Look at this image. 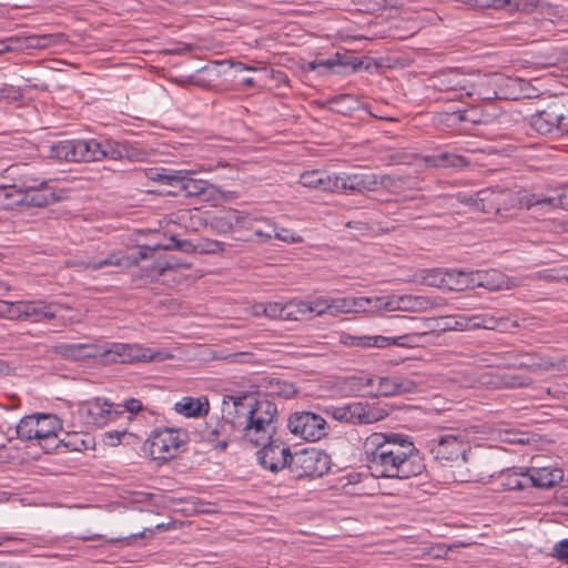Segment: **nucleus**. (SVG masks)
Here are the masks:
<instances>
[{
    "mask_svg": "<svg viewBox=\"0 0 568 568\" xmlns=\"http://www.w3.org/2000/svg\"><path fill=\"white\" fill-rule=\"evenodd\" d=\"M367 467L375 477L406 479L419 475L425 465L410 437L398 433H373L363 443Z\"/></svg>",
    "mask_w": 568,
    "mask_h": 568,
    "instance_id": "nucleus-1",
    "label": "nucleus"
},
{
    "mask_svg": "<svg viewBox=\"0 0 568 568\" xmlns=\"http://www.w3.org/2000/svg\"><path fill=\"white\" fill-rule=\"evenodd\" d=\"M524 193L528 192L523 191L514 194L510 190L496 186L479 190L474 194L458 193L456 197L459 203L469 205L475 211L486 214H499L501 211H508L516 204L526 207L519 202V196Z\"/></svg>",
    "mask_w": 568,
    "mask_h": 568,
    "instance_id": "nucleus-2",
    "label": "nucleus"
},
{
    "mask_svg": "<svg viewBox=\"0 0 568 568\" xmlns=\"http://www.w3.org/2000/svg\"><path fill=\"white\" fill-rule=\"evenodd\" d=\"M60 428L61 424L57 416L34 414L20 419L16 427V434L23 440L38 439L45 450H50L58 447L57 432Z\"/></svg>",
    "mask_w": 568,
    "mask_h": 568,
    "instance_id": "nucleus-3",
    "label": "nucleus"
},
{
    "mask_svg": "<svg viewBox=\"0 0 568 568\" xmlns=\"http://www.w3.org/2000/svg\"><path fill=\"white\" fill-rule=\"evenodd\" d=\"M250 428L245 433V439L258 446L270 440L275 433L277 406L267 398H261L250 403Z\"/></svg>",
    "mask_w": 568,
    "mask_h": 568,
    "instance_id": "nucleus-4",
    "label": "nucleus"
},
{
    "mask_svg": "<svg viewBox=\"0 0 568 568\" xmlns=\"http://www.w3.org/2000/svg\"><path fill=\"white\" fill-rule=\"evenodd\" d=\"M154 179L168 185L179 187L184 193V196L199 197L205 202L216 201L222 195V192L216 186L205 180L195 179L193 173L189 171H168L163 169L162 173H158Z\"/></svg>",
    "mask_w": 568,
    "mask_h": 568,
    "instance_id": "nucleus-5",
    "label": "nucleus"
},
{
    "mask_svg": "<svg viewBox=\"0 0 568 568\" xmlns=\"http://www.w3.org/2000/svg\"><path fill=\"white\" fill-rule=\"evenodd\" d=\"M170 241L173 244L155 245L154 247L144 246L139 250L135 255L124 256L120 251L110 252L104 258H88L82 262V265L87 270L98 271L108 266H131L138 264L141 260L150 257L151 253L158 248L171 250L176 248L183 252L194 251V245L186 240H178L175 236H171Z\"/></svg>",
    "mask_w": 568,
    "mask_h": 568,
    "instance_id": "nucleus-6",
    "label": "nucleus"
},
{
    "mask_svg": "<svg viewBox=\"0 0 568 568\" xmlns=\"http://www.w3.org/2000/svg\"><path fill=\"white\" fill-rule=\"evenodd\" d=\"M325 414L339 423L351 425H368L383 420L388 416V410L363 402H352L343 405H328Z\"/></svg>",
    "mask_w": 568,
    "mask_h": 568,
    "instance_id": "nucleus-7",
    "label": "nucleus"
},
{
    "mask_svg": "<svg viewBox=\"0 0 568 568\" xmlns=\"http://www.w3.org/2000/svg\"><path fill=\"white\" fill-rule=\"evenodd\" d=\"M99 356L105 363H136V362H162L169 358V354L163 351H155L143 347L139 344L113 343L108 348L101 351Z\"/></svg>",
    "mask_w": 568,
    "mask_h": 568,
    "instance_id": "nucleus-8",
    "label": "nucleus"
},
{
    "mask_svg": "<svg viewBox=\"0 0 568 568\" xmlns=\"http://www.w3.org/2000/svg\"><path fill=\"white\" fill-rule=\"evenodd\" d=\"M187 435L178 428H159L152 432L144 443V450L154 460H168L178 454Z\"/></svg>",
    "mask_w": 568,
    "mask_h": 568,
    "instance_id": "nucleus-9",
    "label": "nucleus"
},
{
    "mask_svg": "<svg viewBox=\"0 0 568 568\" xmlns=\"http://www.w3.org/2000/svg\"><path fill=\"white\" fill-rule=\"evenodd\" d=\"M446 305L444 298L426 295H389L375 297V307L394 312H427Z\"/></svg>",
    "mask_w": 568,
    "mask_h": 568,
    "instance_id": "nucleus-10",
    "label": "nucleus"
},
{
    "mask_svg": "<svg viewBox=\"0 0 568 568\" xmlns=\"http://www.w3.org/2000/svg\"><path fill=\"white\" fill-rule=\"evenodd\" d=\"M427 448L437 460L454 462L459 457L465 463L469 460L467 448L468 442L465 435L458 430H452L445 434H439L436 437L427 440Z\"/></svg>",
    "mask_w": 568,
    "mask_h": 568,
    "instance_id": "nucleus-11",
    "label": "nucleus"
},
{
    "mask_svg": "<svg viewBox=\"0 0 568 568\" xmlns=\"http://www.w3.org/2000/svg\"><path fill=\"white\" fill-rule=\"evenodd\" d=\"M296 478H316L325 475L329 466V457L317 449H302L291 457L288 464Z\"/></svg>",
    "mask_w": 568,
    "mask_h": 568,
    "instance_id": "nucleus-12",
    "label": "nucleus"
},
{
    "mask_svg": "<svg viewBox=\"0 0 568 568\" xmlns=\"http://www.w3.org/2000/svg\"><path fill=\"white\" fill-rule=\"evenodd\" d=\"M529 125L539 134H568V111L552 103L530 115Z\"/></svg>",
    "mask_w": 568,
    "mask_h": 568,
    "instance_id": "nucleus-13",
    "label": "nucleus"
},
{
    "mask_svg": "<svg viewBox=\"0 0 568 568\" xmlns=\"http://www.w3.org/2000/svg\"><path fill=\"white\" fill-rule=\"evenodd\" d=\"M290 432L307 442H317L326 435V420L311 412H295L287 420Z\"/></svg>",
    "mask_w": 568,
    "mask_h": 568,
    "instance_id": "nucleus-14",
    "label": "nucleus"
},
{
    "mask_svg": "<svg viewBox=\"0 0 568 568\" xmlns=\"http://www.w3.org/2000/svg\"><path fill=\"white\" fill-rule=\"evenodd\" d=\"M250 403L247 396H226L222 402V419L230 426L233 432H240L245 438V433L250 428Z\"/></svg>",
    "mask_w": 568,
    "mask_h": 568,
    "instance_id": "nucleus-15",
    "label": "nucleus"
},
{
    "mask_svg": "<svg viewBox=\"0 0 568 568\" xmlns=\"http://www.w3.org/2000/svg\"><path fill=\"white\" fill-rule=\"evenodd\" d=\"M120 408V404L94 398L83 403L79 408V413L87 425L103 427L123 414V410Z\"/></svg>",
    "mask_w": 568,
    "mask_h": 568,
    "instance_id": "nucleus-16",
    "label": "nucleus"
},
{
    "mask_svg": "<svg viewBox=\"0 0 568 568\" xmlns=\"http://www.w3.org/2000/svg\"><path fill=\"white\" fill-rule=\"evenodd\" d=\"M82 162H95L104 159L122 160L128 156L126 146L113 140H80Z\"/></svg>",
    "mask_w": 568,
    "mask_h": 568,
    "instance_id": "nucleus-17",
    "label": "nucleus"
},
{
    "mask_svg": "<svg viewBox=\"0 0 568 568\" xmlns=\"http://www.w3.org/2000/svg\"><path fill=\"white\" fill-rule=\"evenodd\" d=\"M493 275L486 271H464L448 268L447 288L452 291H464L473 287H485L488 290L500 288L493 280Z\"/></svg>",
    "mask_w": 568,
    "mask_h": 568,
    "instance_id": "nucleus-18",
    "label": "nucleus"
},
{
    "mask_svg": "<svg viewBox=\"0 0 568 568\" xmlns=\"http://www.w3.org/2000/svg\"><path fill=\"white\" fill-rule=\"evenodd\" d=\"M408 325L405 326L407 333L399 335L403 347L413 348L424 345V339L432 333L438 331V321L435 317H407L403 316Z\"/></svg>",
    "mask_w": 568,
    "mask_h": 568,
    "instance_id": "nucleus-19",
    "label": "nucleus"
},
{
    "mask_svg": "<svg viewBox=\"0 0 568 568\" xmlns=\"http://www.w3.org/2000/svg\"><path fill=\"white\" fill-rule=\"evenodd\" d=\"M19 321H30L32 323H40L47 320L57 318L62 310H69L59 303H47L42 300L36 301H20L19 304Z\"/></svg>",
    "mask_w": 568,
    "mask_h": 568,
    "instance_id": "nucleus-20",
    "label": "nucleus"
},
{
    "mask_svg": "<svg viewBox=\"0 0 568 568\" xmlns=\"http://www.w3.org/2000/svg\"><path fill=\"white\" fill-rule=\"evenodd\" d=\"M258 446L263 447L257 452V458L265 469L276 473L291 463L292 454L290 453L288 447H285L282 442L272 440L271 438Z\"/></svg>",
    "mask_w": 568,
    "mask_h": 568,
    "instance_id": "nucleus-21",
    "label": "nucleus"
},
{
    "mask_svg": "<svg viewBox=\"0 0 568 568\" xmlns=\"http://www.w3.org/2000/svg\"><path fill=\"white\" fill-rule=\"evenodd\" d=\"M434 87L438 91L454 92L460 99L466 97L467 90L471 89V74L460 69L443 70L434 78Z\"/></svg>",
    "mask_w": 568,
    "mask_h": 568,
    "instance_id": "nucleus-22",
    "label": "nucleus"
},
{
    "mask_svg": "<svg viewBox=\"0 0 568 568\" xmlns=\"http://www.w3.org/2000/svg\"><path fill=\"white\" fill-rule=\"evenodd\" d=\"M498 116L497 109L493 103H486L484 106H471L466 110H458L450 114L454 123L468 122L471 124H490Z\"/></svg>",
    "mask_w": 568,
    "mask_h": 568,
    "instance_id": "nucleus-23",
    "label": "nucleus"
},
{
    "mask_svg": "<svg viewBox=\"0 0 568 568\" xmlns=\"http://www.w3.org/2000/svg\"><path fill=\"white\" fill-rule=\"evenodd\" d=\"M233 433L222 418H211L200 434L202 440L211 444L215 449L224 450Z\"/></svg>",
    "mask_w": 568,
    "mask_h": 568,
    "instance_id": "nucleus-24",
    "label": "nucleus"
},
{
    "mask_svg": "<svg viewBox=\"0 0 568 568\" xmlns=\"http://www.w3.org/2000/svg\"><path fill=\"white\" fill-rule=\"evenodd\" d=\"M300 183L305 187L323 192H335L339 190V176L321 170L303 172L300 175Z\"/></svg>",
    "mask_w": 568,
    "mask_h": 568,
    "instance_id": "nucleus-25",
    "label": "nucleus"
},
{
    "mask_svg": "<svg viewBox=\"0 0 568 568\" xmlns=\"http://www.w3.org/2000/svg\"><path fill=\"white\" fill-rule=\"evenodd\" d=\"M473 327L484 329H497L499 332H508L520 326L516 320H510L504 312L483 313L474 315Z\"/></svg>",
    "mask_w": 568,
    "mask_h": 568,
    "instance_id": "nucleus-26",
    "label": "nucleus"
},
{
    "mask_svg": "<svg viewBox=\"0 0 568 568\" xmlns=\"http://www.w3.org/2000/svg\"><path fill=\"white\" fill-rule=\"evenodd\" d=\"M417 389V384L407 377L402 376H385L378 377L377 394L381 396L389 397L402 394L414 393Z\"/></svg>",
    "mask_w": 568,
    "mask_h": 568,
    "instance_id": "nucleus-27",
    "label": "nucleus"
},
{
    "mask_svg": "<svg viewBox=\"0 0 568 568\" xmlns=\"http://www.w3.org/2000/svg\"><path fill=\"white\" fill-rule=\"evenodd\" d=\"M529 487L551 488L564 479V473L560 468L551 467H531L527 469Z\"/></svg>",
    "mask_w": 568,
    "mask_h": 568,
    "instance_id": "nucleus-28",
    "label": "nucleus"
},
{
    "mask_svg": "<svg viewBox=\"0 0 568 568\" xmlns=\"http://www.w3.org/2000/svg\"><path fill=\"white\" fill-rule=\"evenodd\" d=\"M173 409L184 417L196 418L209 414L210 403L205 396H184L174 404Z\"/></svg>",
    "mask_w": 568,
    "mask_h": 568,
    "instance_id": "nucleus-29",
    "label": "nucleus"
},
{
    "mask_svg": "<svg viewBox=\"0 0 568 568\" xmlns=\"http://www.w3.org/2000/svg\"><path fill=\"white\" fill-rule=\"evenodd\" d=\"M376 174L353 173L339 178V190L363 193L376 191Z\"/></svg>",
    "mask_w": 568,
    "mask_h": 568,
    "instance_id": "nucleus-30",
    "label": "nucleus"
},
{
    "mask_svg": "<svg viewBox=\"0 0 568 568\" xmlns=\"http://www.w3.org/2000/svg\"><path fill=\"white\" fill-rule=\"evenodd\" d=\"M519 202L529 209L535 205H547L549 207H561L568 210V189L561 191L555 196H541L535 193H524L519 196Z\"/></svg>",
    "mask_w": 568,
    "mask_h": 568,
    "instance_id": "nucleus-31",
    "label": "nucleus"
},
{
    "mask_svg": "<svg viewBox=\"0 0 568 568\" xmlns=\"http://www.w3.org/2000/svg\"><path fill=\"white\" fill-rule=\"evenodd\" d=\"M247 220L246 215H243L240 211L229 209L222 214L211 219L210 227L219 234H227L232 231L234 225L245 224Z\"/></svg>",
    "mask_w": 568,
    "mask_h": 568,
    "instance_id": "nucleus-32",
    "label": "nucleus"
},
{
    "mask_svg": "<svg viewBox=\"0 0 568 568\" xmlns=\"http://www.w3.org/2000/svg\"><path fill=\"white\" fill-rule=\"evenodd\" d=\"M266 396L292 398L296 395L297 388L288 381L278 377H265L261 383Z\"/></svg>",
    "mask_w": 568,
    "mask_h": 568,
    "instance_id": "nucleus-33",
    "label": "nucleus"
},
{
    "mask_svg": "<svg viewBox=\"0 0 568 568\" xmlns=\"http://www.w3.org/2000/svg\"><path fill=\"white\" fill-rule=\"evenodd\" d=\"M22 205L33 207H44L58 200L48 184L32 191L22 192Z\"/></svg>",
    "mask_w": 568,
    "mask_h": 568,
    "instance_id": "nucleus-34",
    "label": "nucleus"
},
{
    "mask_svg": "<svg viewBox=\"0 0 568 568\" xmlns=\"http://www.w3.org/2000/svg\"><path fill=\"white\" fill-rule=\"evenodd\" d=\"M68 39L64 33L33 34L21 38L20 44L22 45V49H45L52 45L63 44Z\"/></svg>",
    "mask_w": 568,
    "mask_h": 568,
    "instance_id": "nucleus-35",
    "label": "nucleus"
},
{
    "mask_svg": "<svg viewBox=\"0 0 568 568\" xmlns=\"http://www.w3.org/2000/svg\"><path fill=\"white\" fill-rule=\"evenodd\" d=\"M489 80L478 74H471V89L467 90L466 97L474 98L483 101L498 99V92L494 88H488Z\"/></svg>",
    "mask_w": 568,
    "mask_h": 568,
    "instance_id": "nucleus-36",
    "label": "nucleus"
},
{
    "mask_svg": "<svg viewBox=\"0 0 568 568\" xmlns=\"http://www.w3.org/2000/svg\"><path fill=\"white\" fill-rule=\"evenodd\" d=\"M500 485L506 490H524L529 487L528 471L499 470Z\"/></svg>",
    "mask_w": 568,
    "mask_h": 568,
    "instance_id": "nucleus-37",
    "label": "nucleus"
},
{
    "mask_svg": "<svg viewBox=\"0 0 568 568\" xmlns=\"http://www.w3.org/2000/svg\"><path fill=\"white\" fill-rule=\"evenodd\" d=\"M426 161L433 166L439 168H464L469 164V161L459 154L450 152H436L426 158Z\"/></svg>",
    "mask_w": 568,
    "mask_h": 568,
    "instance_id": "nucleus-38",
    "label": "nucleus"
},
{
    "mask_svg": "<svg viewBox=\"0 0 568 568\" xmlns=\"http://www.w3.org/2000/svg\"><path fill=\"white\" fill-rule=\"evenodd\" d=\"M22 191L19 185L0 184V207L10 210L22 205Z\"/></svg>",
    "mask_w": 568,
    "mask_h": 568,
    "instance_id": "nucleus-39",
    "label": "nucleus"
},
{
    "mask_svg": "<svg viewBox=\"0 0 568 568\" xmlns=\"http://www.w3.org/2000/svg\"><path fill=\"white\" fill-rule=\"evenodd\" d=\"M242 226L252 230L254 235L264 242L273 239V231H275V225L266 219L257 220L247 216L245 224Z\"/></svg>",
    "mask_w": 568,
    "mask_h": 568,
    "instance_id": "nucleus-40",
    "label": "nucleus"
},
{
    "mask_svg": "<svg viewBox=\"0 0 568 568\" xmlns=\"http://www.w3.org/2000/svg\"><path fill=\"white\" fill-rule=\"evenodd\" d=\"M547 356H541L538 354H524L520 356V359L515 363V366L520 368H527L530 372H547Z\"/></svg>",
    "mask_w": 568,
    "mask_h": 568,
    "instance_id": "nucleus-41",
    "label": "nucleus"
},
{
    "mask_svg": "<svg viewBox=\"0 0 568 568\" xmlns=\"http://www.w3.org/2000/svg\"><path fill=\"white\" fill-rule=\"evenodd\" d=\"M232 247L233 244L203 237L194 245V251L202 254H216L227 252Z\"/></svg>",
    "mask_w": 568,
    "mask_h": 568,
    "instance_id": "nucleus-42",
    "label": "nucleus"
},
{
    "mask_svg": "<svg viewBox=\"0 0 568 568\" xmlns=\"http://www.w3.org/2000/svg\"><path fill=\"white\" fill-rule=\"evenodd\" d=\"M310 314L308 304L303 300H292L285 303V321H302Z\"/></svg>",
    "mask_w": 568,
    "mask_h": 568,
    "instance_id": "nucleus-43",
    "label": "nucleus"
},
{
    "mask_svg": "<svg viewBox=\"0 0 568 568\" xmlns=\"http://www.w3.org/2000/svg\"><path fill=\"white\" fill-rule=\"evenodd\" d=\"M371 303L372 298H348V297H339V298H329L331 303V314L333 313H349L355 310L357 306H362V303Z\"/></svg>",
    "mask_w": 568,
    "mask_h": 568,
    "instance_id": "nucleus-44",
    "label": "nucleus"
},
{
    "mask_svg": "<svg viewBox=\"0 0 568 568\" xmlns=\"http://www.w3.org/2000/svg\"><path fill=\"white\" fill-rule=\"evenodd\" d=\"M468 6L479 9L516 10L519 4L516 0H468Z\"/></svg>",
    "mask_w": 568,
    "mask_h": 568,
    "instance_id": "nucleus-45",
    "label": "nucleus"
},
{
    "mask_svg": "<svg viewBox=\"0 0 568 568\" xmlns=\"http://www.w3.org/2000/svg\"><path fill=\"white\" fill-rule=\"evenodd\" d=\"M448 268L427 270L422 276V283L433 287L447 288Z\"/></svg>",
    "mask_w": 568,
    "mask_h": 568,
    "instance_id": "nucleus-46",
    "label": "nucleus"
},
{
    "mask_svg": "<svg viewBox=\"0 0 568 568\" xmlns=\"http://www.w3.org/2000/svg\"><path fill=\"white\" fill-rule=\"evenodd\" d=\"M376 190L384 187L392 192H397L399 189L404 187L407 182L408 178L403 175H376Z\"/></svg>",
    "mask_w": 568,
    "mask_h": 568,
    "instance_id": "nucleus-47",
    "label": "nucleus"
},
{
    "mask_svg": "<svg viewBox=\"0 0 568 568\" xmlns=\"http://www.w3.org/2000/svg\"><path fill=\"white\" fill-rule=\"evenodd\" d=\"M70 361H81L99 356V347L91 344H73Z\"/></svg>",
    "mask_w": 568,
    "mask_h": 568,
    "instance_id": "nucleus-48",
    "label": "nucleus"
},
{
    "mask_svg": "<svg viewBox=\"0 0 568 568\" xmlns=\"http://www.w3.org/2000/svg\"><path fill=\"white\" fill-rule=\"evenodd\" d=\"M367 348L368 347H377V348H385L390 345H396L399 347H403V342L399 339V336L396 337H387V336H367Z\"/></svg>",
    "mask_w": 568,
    "mask_h": 568,
    "instance_id": "nucleus-49",
    "label": "nucleus"
},
{
    "mask_svg": "<svg viewBox=\"0 0 568 568\" xmlns=\"http://www.w3.org/2000/svg\"><path fill=\"white\" fill-rule=\"evenodd\" d=\"M19 304L20 301L9 302L0 300V317L11 321H19Z\"/></svg>",
    "mask_w": 568,
    "mask_h": 568,
    "instance_id": "nucleus-50",
    "label": "nucleus"
},
{
    "mask_svg": "<svg viewBox=\"0 0 568 568\" xmlns=\"http://www.w3.org/2000/svg\"><path fill=\"white\" fill-rule=\"evenodd\" d=\"M306 303L308 304L310 314L314 313L317 316H320V315H323L325 313H331L329 298H326V297H323V296H318V297H315L312 301H306Z\"/></svg>",
    "mask_w": 568,
    "mask_h": 568,
    "instance_id": "nucleus-51",
    "label": "nucleus"
},
{
    "mask_svg": "<svg viewBox=\"0 0 568 568\" xmlns=\"http://www.w3.org/2000/svg\"><path fill=\"white\" fill-rule=\"evenodd\" d=\"M71 148V140L59 141L51 145L50 154L58 160L68 161Z\"/></svg>",
    "mask_w": 568,
    "mask_h": 568,
    "instance_id": "nucleus-52",
    "label": "nucleus"
},
{
    "mask_svg": "<svg viewBox=\"0 0 568 568\" xmlns=\"http://www.w3.org/2000/svg\"><path fill=\"white\" fill-rule=\"evenodd\" d=\"M265 317L285 321V303L267 302L265 303Z\"/></svg>",
    "mask_w": 568,
    "mask_h": 568,
    "instance_id": "nucleus-53",
    "label": "nucleus"
},
{
    "mask_svg": "<svg viewBox=\"0 0 568 568\" xmlns=\"http://www.w3.org/2000/svg\"><path fill=\"white\" fill-rule=\"evenodd\" d=\"M531 383V378L523 375H505L504 377V385L509 388H517L527 386Z\"/></svg>",
    "mask_w": 568,
    "mask_h": 568,
    "instance_id": "nucleus-54",
    "label": "nucleus"
},
{
    "mask_svg": "<svg viewBox=\"0 0 568 568\" xmlns=\"http://www.w3.org/2000/svg\"><path fill=\"white\" fill-rule=\"evenodd\" d=\"M273 237L286 243H298L302 241V237L296 233L287 229H278L276 225L275 231H273Z\"/></svg>",
    "mask_w": 568,
    "mask_h": 568,
    "instance_id": "nucleus-55",
    "label": "nucleus"
},
{
    "mask_svg": "<svg viewBox=\"0 0 568 568\" xmlns=\"http://www.w3.org/2000/svg\"><path fill=\"white\" fill-rule=\"evenodd\" d=\"M455 316V320H454V331H465V329H475V327H473V324L474 323V315H465V314H458V315H454Z\"/></svg>",
    "mask_w": 568,
    "mask_h": 568,
    "instance_id": "nucleus-56",
    "label": "nucleus"
},
{
    "mask_svg": "<svg viewBox=\"0 0 568 568\" xmlns=\"http://www.w3.org/2000/svg\"><path fill=\"white\" fill-rule=\"evenodd\" d=\"M45 184H48V182L43 179L26 176L18 185L20 186L22 192H28L41 187Z\"/></svg>",
    "mask_w": 568,
    "mask_h": 568,
    "instance_id": "nucleus-57",
    "label": "nucleus"
},
{
    "mask_svg": "<svg viewBox=\"0 0 568 568\" xmlns=\"http://www.w3.org/2000/svg\"><path fill=\"white\" fill-rule=\"evenodd\" d=\"M341 343L348 347H364L367 348V336H354L349 334H344L341 336Z\"/></svg>",
    "mask_w": 568,
    "mask_h": 568,
    "instance_id": "nucleus-58",
    "label": "nucleus"
},
{
    "mask_svg": "<svg viewBox=\"0 0 568 568\" xmlns=\"http://www.w3.org/2000/svg\"><path fill=\"white\" fill-rule=\"evenodd\" d=\"M547 372H568V357L551 358L547 357Z\"/></svg>",
    "mask_w": 568,
    "mask_h": 568,
    "instance_id": "nucleus-59",
    "label": "nucleus"
},
{
    "mask_svg": "<svg viewBox=\"0 0 568 568\" xmlns=\"http://www.w3.org/2000/svg\"><path fill=\"white\" fill-rule=\"evenodd\" d=\"M20 42H21V38H19V37H10L4 40H0V53L22 49V45L20 44Z\"/></svg>",
    "mask_w": 568,
    "mask_h": 568,
    "instance_id": "nucleus-60",
    "label": "nucleus"
},
{
    "mask_svg": "<svg viewBox=\"0 0 568 568\" xmlns=\"http://www.w3.org/2000/svg\"><path fill=\"white\" fill-rule=\"evenodd\" d=\"M554 556L564 562H568V539L560 540L554 546Z\"/></svg>",
    "mask_w": 568,
    "mask_h": 568,
    "instance_id": "nucleus-61",
    "label": "nucleus"
},
{
    "mask_svg": "<svg viewBox=\"0 0 568 568\" xmlns=\"http://www.w3.org/2000/svg\"><path fill=\"white\" fill-rule=\"evenodd\" d=\"M120 405H121L120 409H122L123 413L128 412L130 414H136L144 409L141 400L136 399V398L126 399L123 404H120Z\"/></svg>",
    "mask_w": 568,
    "mask_h": 568,
    "instance_id": "nucleus-62",
    "label": "nucleus"
},
{
    "mask_svg": "<svg viewBox=\"0 0 568 568\" xmlns=\"http://www.w3.org/2000/svg\"><path fill=\"white\" fill-rule=\"evenodd\" d=\"M72 348V343H58L52 346V352L64 359H70Z\"/></svg>",
    "mask_w": 568,
    "mask_h": 568,
    "instance_id": "nucleus-63",
    "label": "nucleus"
},
{
    "mask_svg": "<svg viewBox=\"0 0 568 568\" xmlns=\"http://www.w3.org/2000/svg\"><path fill=\"white\" fill-rule=\"evenodd\" d=\"M80 140H71V150L68 156V162H82V150Z\"/></svg>",
    "mask_w": 568,
    "mask_h": 568,
    "instance_id": "nucleus-64",
    "label": "nucleus"
}]
</instances>
